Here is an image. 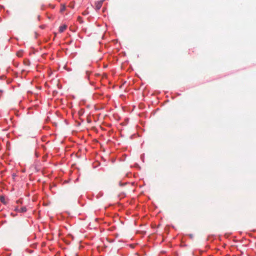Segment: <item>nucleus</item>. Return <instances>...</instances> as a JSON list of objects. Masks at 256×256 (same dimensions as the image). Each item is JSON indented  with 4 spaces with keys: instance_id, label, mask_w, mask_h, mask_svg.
Instances as JSON below:
<instances>
[{
    "instance_id": "obj_1",
    "label": "nucleus",
    "mask_w": 256,
    "mask_h": 256,
    "mask_svg": "<svg viewBox=\"0 0 256 256\" xmlns=\"http://www.w3.org/2000/svg\"><path fill=\"white\" fill-rule=\"evenodd\" d=\"M66 28H67V26L65 25V24L60 26L59 27V30H58L60 32H64L66 30Z\"/></svg>"
},
{
    "instance_id": "obj_4",
    "label": "nucleus",
    "mask_w": 256,
    "mask_h": 256,
    "mask_svg": "<svg viewBox=\"0 0 256 256\" xmlns=\"http://www.w3.org/2000/svg\"><path fill=\"white\" fill-rule=\"evenodd\" d=\"M26 210V207H22L20 208V210H18L20 212H25Z\"/></svg>"
},
{
    "instance_id": "obj_3",
    "label": "nucleus",
    "mask_w": 256,
    "mask_h": 256,
    "mask_svg": "<svg viewBox=\"0 0 256 256\" xmlns=\"http://www.w3.org/2000/svg\"><path fill=\"white\" fill-rule=\"evenodd\" d=\"M0 200L2 202L6 204L5 198L4 196H0Z\"/></svg>"
},
{
    "instance_id": "obj_2",
    "label": "nucleus",
    "mask_w": 256,
    "mask_h": 256,
    "mask_svg": "<svg viewBox=\"0 0 256 256\" xmlns=\"http://www.w3.org/2000/svg\"><path fill=\"white\" fill-rule=\"evenodd\" d=\"M102 2L101 1V2H98L96 5V8L97 10H100L102 6Z\"/></svg>"
},
{
    "instance_id": "obj_6",
    "label": "nucleus",
    "mask_w": 256,
    "mask_h": 256,
    "mask_svg": "<svg viewBox=\"0 0 256 256\" xmlns=\"http://www.w3.org/2000/svg\"><path fill=\"white\" fill-rule=\"evenodd\" d=\"M75 256H78V255L76 254Z\"/></svg>"
},
{
    "instance_id": "obj_5",
    "label": "nucleus",
    "mask_w": 256,
    "mask_h": 256,
    "mask_svg": "<svg viewBox=\"0 0 256 256\" xmlns=\"http://www.w3.org/2000/svg\"><path fill=\"white\" fill-rule=\"evenodd\" d=\"M82 17H80V16H78V20L80 22H81V23H82Z\"/></svg>"
}]
</instances>
